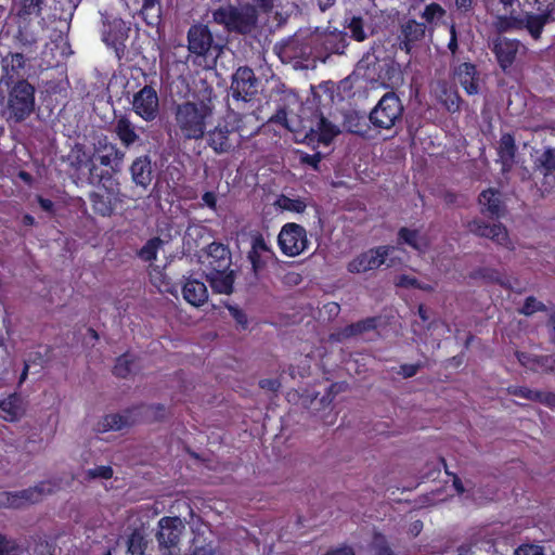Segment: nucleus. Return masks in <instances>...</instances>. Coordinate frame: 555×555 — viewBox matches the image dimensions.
I'll return each mask as SVG.
<instances>
[{"label": "nucleus", "instance_id": "obj_1", "mask_svg": "<svg viewBox=\"0 0 555 555\" xmlns=\"http://www.w3.org/2000/svg\"><path fill=\"white\" fill-rule=\"evenodd\" d=\"M90 183L98 184V191L90 193L89 201L94 214L111 217L117 205L122 202L118 181L109 170L98 166L90 168Z\"/></svg>", "mask_w": 555, "mask_h": 555}, {"label": "nucleus", "instance_id": "obj_2", "mask_svg": "<svg viewBox=\"0 0 555 555\" xmlns=\"http://www.w3.org/2000/svg\"><path fill=\"white\" fill-rule=\"evenodd\" d=\"M318 118L317 127L314 124L310 127L304 139H335L340 133H350L360 137V139H371L366 135L370 130L369 116L360 114L359 112L351 111L344 115L341 126L325 118L322 113L314 114Z\"/></svg>", "mask_w": 555, "mask_h": 555}, {"label": "nucleus", "instance_id": "obj_3", "mask_svg": "<svg viewBox=\"0 0 555 555\" xmlns=\"http://www.w3.org/2000/svg\"><path fill=\"white\" fill-rule=\"evenodd\" d=\"M36 89L29 81L0 86V104L9 121L21 122L35 109Z\"/></svg>", "mask_w": 555, "mask_h": 555}, {"label": "nucleus", "instance_id": "obj_4", "mask_svg": "<svg viewBox=\"0 0 555 555\" xmlns=\"http://www.w3.org/2000/svg\"><path fill=\"white\" fill-rule=\"evenodd\" d=\"M188 51L193 64L211 68L216 65L222 47L214 39L208 25L195 23L190 26L186 34Z\"/></svg>", "mask_w": 555, "mask_h": 555}, {"label": "nucleus", "instance_id": "obj_5", "mask_svg": "<svg viewBox=\"0 0 555 555\" xmlns=\"http://www.w3.org/2000/svg\"><path fill=\"white\" fill-rule=\"evenodd\" d=\"M212 115V108L205 102H184L177 105L175 121L183 139H203Z\"/></svg>", "mask_w": 555, "mask_h": 555}, {"label": "nucleus", "instance_id": "obj_6", "mask_svg": "<svg viewBox=\"0 0 555 555\" xmlns=\"http://www.w3.org/2000/svg\"><path fill=\"white\" fill-rule=\"evenodd\" d=\"M212 20L230 34L250 35L258 28L259 14L250 3L229 4L212 11Z\"/></svg>", "mask_w": 555, "mask_h": 555}, {"label": "nucleus", "instance_id": "obj_7", "mask_svg": "<svg viewBox=\"0 0 555 555\" xmlns=\"http://www.w3.org/2000/svg\"><path fill=\"white\" fill-rule=\"evenodd\" d=\"M348 44L347 34L338 30L317 33L309 39L311 56L323 63L333 54H344Z\"/></svg>", "mask_w": 555, "mask_h": 555}, {"label": "nucleus", "instance_id": "obj_8", "mask_svg": "<svg viewBox=\"0 0 555 555\" xmlns=\"http://www.w3.org/2000/svg\"><path fill=\"white\" fill-rule=\"evenodd\" d=\"M403 106L395 92H387L369 115L370 122L379 129H390L402 117Z\"/></svg>", "mask_w": 555, "mask_h": 555}, {"label": "nucleus", "instance_id": "obj_9", "mask_svg": "<svg viewBox=\"0 0 555 555\" xmlns=\"http://www.w3.org/2000/svg\"><path fill=\"white\" fill-rule=\"evenodd\" d=\"M129 33L130 26L122 18L113 15L103 17L102 40L107 47L114 49L118 60L125 56Z\"/></svg>", "mask_w": 555, "mask_h": 555}, {"label": "nucleus", "instance_id": "obj_10", "mask_svg": "<svg viewBox=\"0 0 555 555\" xmlns=\"http://www.w3.org/2000/svg\"><path fill=\"white\" fill-rule=\"evenodd\" d=\"M278 244L285 256H298L308 248L307 231L298 223H285L279 233Z\"/></svg>", "mask_w": 555, "mask_h": 555}, {"label": "nucleus", "instance_id": "obj_11", "mask_svg": "<svg viewBox=\"0 0 555 555\" xmlns=\"http://www.w3.org/2000/svg\"><path fill=\"white\" fill-rule=\"evenodd\" d=\"M182 520L177 516H164L158 520V530L155 534L160 551L173 554L179 547L181 534L184 530Z\"/></svg>", "mask_w": 555, "mask_h": 555}, {"label": "nucleus", "instance_id": "obj_12", "mask_svg": "<svg viewBox=\"0 0 555 555\" xmlns=\"http://www.w3.org/2000/svg\"><path fill=\"white\" fill-rule=\"evenodd\" d=\"M231 94L235 101L249 102L258 92V79L248 66L238 67L232 75Z\"/></svg>", "mask_w": 555, "mask_h": 555}, {"label": "nucleus", "instance_id": "obj_13", "mask_svg": "<svg viewBox=\"0 0 555 555\" xmlns=\"http://www.w3.org/2000/svg\"><path fill=\"white\" fill-rule=\"evenodd\" d=\"M393 247L389 245H382L370 248L358 255L347 264V270L350 273H364L370 270L378 269L386 262V259L392 253Z\"/></svg>", "mask_w": 555, "mask_h": 555}, {"label": "nucleus", "instance_id": "obj_14", "mask_svg": "<svg viewBox=\"0 0 555 555\" xmlns=\"http://www.w3.org/2000/svg\"><path fill=\"white\" fill-rule=\"evenodd\" d=\"M132 109L145 121H153L159 115L158 93L152 86H144L133 94Z\"/></svg>", "mask_w": 555, "mask_h": 555}, {"label": "nucleus", "instance_id": "obj_15", "mask_svg": "<svg viewBox=\"0 0 555 555\" xmlns=\"http://www.w3.org/2000/svg\"><path fill=\"white\" fill-rule=\"evenodd\" d=\"M522 48L524 46L520 40L502 36L493 38L491 42V51L494 54L500 68L504 73H509L517 59L519 50Z\"/></svg>", "mask_w": 555, "mask_h": 555}, {"label": "nucleus", "instance_id": "obj_16", "mask_svg": "<svg viewBox=\"0 0 555 555\" xmlns=\"http://www.w3.org/2000/svg\"><path fill=\"white\" fill-rule=\"evenodd\" d=\"M231 264L232 256L227 245L218 242L208 245L203 261L204 274L223 273L230 269Z\"/></svg>", "mask_w": 555, "mask_h": 555}, {"label": "nucleus", "instance_id": "obj_17", "mask_svg": "<svg viewBox=\"0 0 555 555\" xmlns=\"http://www.w3.org/2000/svg\"><path fill=\"white\" fill-rule=\"evenodd\" d=\"M26 57L20 52H9L1 56L0 86L17 83V81H28L24 78Z\"/></svg>", "mask_w": 555, "mask_h": 555}, {"label": "nucleus", "instance_id": "obj_18", "mask_svg": "<svg viewBox=\"0 0 555 555\" xmlns=\"http://www.w3.org/2000/svg\"><path fill=\"white\" fill-rule=\"evenodd\" d=\"M56 490V482L52 480H42L34 487H29L21 491H14V503H16V508H21L29 504H36L41 502L44 496L53 494Z\"/></svg>", "mask_w": 555, "mask_h": 555}, {"label": "nucleus", "instance_id": "obj_19", "mask_svg": "<svg viewBox=\"0 0 555 555\" xmlns=\"http://www.w3.org/2000/svg\"><path fill=\"white\" fill-rule=\"evenodd\" d=\"M469 230L477 236L487 237L506 248H513L507 229L501 222L488 224L482 220H474L469 223Z\"/></svg>", "mask_w": 555, "mask_h": 555}, {"label": "nucleus", "instance_id": "obj_20", "mask_svg": "<svg viewBox=\"0 0 555 555\" xmlns=\"http://www.w3.org/2000/svg\"><path fill=\"white\" fill-rule=\"evenodd\" d=\"M243 119L244 116L241 114L229 111L222 121L215 127L214 133L218 132L220 139H228V135L234 132L238 134V139H250L256 132L254 130L246 132Z\"/></svg>", "mask_w": 555, "mask_h": 555}, {"label": "nucleus", "instance_id": "obj_21", "mask_svg": "<svg viewBox=\"0 0 555 555\" xmlns=\"http://www.w3.org/2000/svg\"><path fill=\"white\" fill-rule=\"evenodd\" d=\"M379 317H369L358 322L348 324L338 328L331 335L333 340L344 341L352 337L360 336L364 333L375 331L379 324Z\"/></svg>", "mask_w": 555, "mask_h": 555}, {"label": "nucleus", "instance_id": "obj_22", "mask_svg": "<svg viewBox=\"0 0 555 555\" xmlns=\"http://www.w3.org/2000/svg\"><path fill=\"white\" fill-rule=\"evenodd\" d=\"M96 143L93 144V164L96 165L99 163L111 169L117 167L124 157V153L109 141H96Z\"/></svg>", "mask_w": 555, "mask_h": 555}, {"label": "nucleus", "instance_id": "obj_23", "mask_svg": "<svg viewBox=\"0 0 555 555\" xmlns=\"http://www.w3.org/2000/svg\"><path fill=\"white\" fill-rule=\"evenodd\" d=\"M554 20L555 15L548 12H525L520 14V30L526 29L534 40H538L545 25Z\"/></svg>", "mask_w": 555, "mask_h": 555}, {"label": "nucleus", "instance_id": "obj_24", "mask_svg": "<svg viewBox=\"0 0 555 555\" xmlns=\"http://www.w3.org/2000/svg\"><path fill=\"white\" fill-rule=\"evenodd\" d=\"M258 130L262 135L272 134L280 139L289 132H294V129L288 122L287 111L285 107L279 108L273 116L258 128Z\"/></svg>", "mask_w": 555, "mask_h": 555}, {"label": "nucleus", "instance_id": "obj_25", "mask_svg": "<svg viewBox=\"0 0 555 555\" xmlns=\"http://www.w3.org/2000/svg\"><path fill=\"white\" fill-rule=\"evenodd\" d=\"M454 76L467 94L474 95L479 92V73L475 64L461 63L455 67Z\"/></svg>", "mask_w": 555, "mask_h": 555}, {"label": "nucleus", "instance_id": "obj_26", "mask_svg": "<svg viewBox=\"0 0 555 555\" xmlns=\"http://www.w3.org/2000/svg\"><path fill=\"white\" fill-rule=\"evenodd\" d=\"M478 202L481 205V212L490 218L499 219L505 214V204L501 198V193L496 190L481 191Z\"/></svg>", "mask_w": 555, "mask_h": 555}, {"label": "nucleus", "instance_id": "obj_27", "mask_svg": "<svg viewBox=\"0 0 555 555\" xmlns=\"http://www.w3.org/2000/svg\"><path fill=\"white\" fill-rule=\"evenodd\" d=\"M426 26L424 23H420L413 18L408 20L401 25V33L399 38L400 50L410 53L413 49V44L422 40L425 36Z\"/></svg>", "mask_w": 555, "mask_h": 555}, {"label": "nucleus", "instance_id": "obj_28", "mask_svg": "<svg viewBox=\"0 0 555 555\" xmlns=\"http://www.w3.org/2000/svg\"><path fill=\"white\" fill-rule=\"evenodd\" d=\"M182 295L184 300L194 307H201L208 300V291L205 283L191 276L185 279Z\"/></svg>", "mask_w": 555, "mask_h": 555}, {"label": "nucleus", "instance_id": "obj_29", "mask_svg": "<svg viewBox=\"0 0 555 555\" xmlns=\"http://www.w3.org/2000/svg\"><path fill=\"white\" fill-rule=\"evenodd\" d=\"M133 182L146 189L153 179L151 160L147 156L138 157L130 167Z\"/></svg>", "mask_w": 555, "mask_h": 555}, {"label": "nucleus", "instance_id": "obj_30", "mask_svg": "<svg viewBox=\"0 0 555 555\" xmlns=\"http://www.w3.org/2000/svg\"><path fill=\"white\" fill-rule=\"evenodd\" d=\"M397 243L399 245H408L416 251L424 253L428 248L426 236L421 235L416 229L402 227L397 234Z\"/></svg>", "mask_w": 555, "mask_h": 555}, {"label": "nucleus", "instance_id": "obj_31", "mask_svg": "<svg viewBox=\"0 0 555 555\" xmlns=\"http://www.w3.org/2000/svg\"><path fill=\"white\" fill-rule=\"evenodd\" d=\"M139 408L140 406H132L126 409L122 413L105 415L101 422L103 431L120 430L125 427L131 426L134 423V420H131V415Z\"/></svg>", "mask_w": 555, "mask_h": 555}, {"label": "nucleus", "instance_id": "obj_32", "mask_svg": "<svg viewBox=\"0 0 555 555\" xmlns=\"http://www.w3.org/2000/svg\"><path fill=\"white\" fill-rule=\"evenodd\" d=\"M66 160L72 167L78 170L88 168L90 171V168L95 166L93 164V153L90 154V152L86 150L85 145L78 141H75V145L70 147V151L66 156Z\"/></svg>", "mask_w": 555, "mask_h": 555}, {"label": "nucleus", "instance_id": "obj_33", "mask_svg": "<svg viewBox=\"0 0 555 555\" xmlns=\"http://www.w3.org/2000/svg\"><path fill=\"white\" fill-rule=\"evenodd\" d=\"M507 391L515 397L528 399L530 401L541 402L547 405H553L555 403V393L552 392L532 390L524 386H509Z\"/></svg>", "mask_w": 555, "mask_h": 555}, {"label": "nucleus", "instance_id": "obj_34", "mask_svg": "<svg viewBox=\"0 0 555 555\" xmlns=\"http://www.w3.org/2000/svg\"><path fill=\"white\" fill-rule=\"evenodd\" d=\"M205 276L215 293L230 295L233 292V270L229 269L223 273L205 274Z\"/></svg>", "mask_w": 555, "mask_h": 555}, {"label": "nucleus", "instance_id": "obj_35", "mask_svg": "<svg viewBox=\"0 0 555 555\" xmlns=\"http://www.w3.org/2000/svg\"><path fill=\"white\" fill-rule=\"evenodd\" d=\"M208 229L201 223H190L183 235V244L189 249L198 248L201 241L207 235Z\"/></svg>", "mask_w": 555, "mask_h": 555}, {"label": "nucleus", "instance_id": "obj_36", "mask_svg": "<svg viewBox=\"0 0 555 555\" xmlns=\"http://www.w3.org/2000/svg\"><path fill=\"white\" fill-rule=\"evenodd\" d=\"M46 0H20L16 15L24 21L31 16L39 17L42 14Z\"/></svg>", "mask_w": 555, "mask_h": 555}, {"label": "nucleus", "instance_id": "obj_37", "mask_svg": "<svg viewBox=\"0 0 555 555\" xmlns=\"http://www.w3.org/2000/svg\"><path fill=\"white\" fill-rule=\"evenodd\" d=\"M20 415V399L14 395H10L4 399H0V417L8 422H14Z\"/></svg>", "mask_w": 555, "mask_h": 555}, {"label": "nucleus", "instance_id": "obj_38", "mask_svg": "<svg viewBox=\"0 0 555 555\" xmlns=\"http://www.w3.org/2000/svg\"><path fill=\"white\" fill-rule=\"evenodd\" d=\"M516 141H499L498 155L500 162L502 163V170L507 171L512 168L514 164V158L516 154Z\"/></svg>", "mask_w": 555, "mask_h": 555}, {"label": "nucleus", "instance_id": "obj_39", "mask_svg": "<svg viewBox=\"0 0 555 555\" xmlns=\"http://www.w3.org/2000/svg\"><path fill=\"white\" fill-rule=\"evenodd\" d=\"M147 550V540L144 534L134 529L127 539V555H145Z\"/></svg>", "mask_w": 555, "mask_h": 555}, {"label": "nucleus", "instance_id": "obj_40", "mask_svg": "<svg viewBox=\"0 0 555 555\" xmlns=\"http://www.w3.org/2000/svg\"><path fill=\"white\" fill-rule=\"evenodd\" d=\"M134 360L135 357L133 354L129 352L122 353L116 359L113 374L119 378H127L133 370Z\"/></svg>", "mask_w": 555, "mask_h": 555}, {"label": "nucleus", "instance_id": "obj_41", "mask_svg": "<svg viewBox=\"0 0 555 555\" xmlns=\"http://www.w3.org/2000/svg\"><path fill=\"white\" fill-rule=\"evenodd\" d=\"M494 25L499 33L520 30V14H515V11H512L509 15H499Z\"/></svg>", "mask_w": 555, "mask_h": 555}, {"label": "nucleus", "instance_id": "obj_42", "mask_svg": "<svg viewBox=\"0 0 555 555\" xmlns=\"http://www.w3.org/2000/svg\"><path fill=\"white\" fill-rule=\"evenodd\" d=\"M276 206L282 210L301 214L307 208V203L302 198H292L284 194L280 195L275 202Z\"/></svg>", "mask_w": 555, "mask_h": 555}, {"label": "nucleus", "instance_id": "obj_43", "mask_svg": "<svg viewBox=\"0 0 555 555\" xmlns=\"http://www.w3.org/2000/svg\"><path fill=\"white\" fill-rule=\"evenodd\" d=\"M118 139H140L135 133V128L130 119L122 115L120 116L115 124L114 128Z\"/></svg>", "mask_w": 555, "mask_h": 555}, {"label": "nucleus", "instance_id": "obj_44", "mask_svg": "<svg viewBox=\"0 0 555 555\" xmlns=\"http://www.w3.org/2000/svg\"><path fill=\"white\" fill-rule=\"evenodd\" d=\"M440 101L450 113L459 112L462 99L457 91L444 88L440 94Z\"/></svg>", "mask_w": 555, "mask_h": 555}, {"label": "nucleus", "instance_id": "obj_45", "mask_svg": "<svg viewBox=\"0 0 555 555\" xmlns=\"http://www.w3.org/2000/svg\"><path fill=\"white\" fill-rule=\"evenodd\" d=\"M371 547L373 555H396L386 537L379 532L374 533Z\"/></svg>", "mask_w": 555, "mask_h": 555}, {"label": "nucleus", "instance_id": "obj_46", "mask_svg": "<svg viewBox=\"0 0 555 555\" xmlns=\"http://www.w3.org/2000/svg\"><path fill=\"white\" fill-rule=\"evenodd\" d=\"M14 39L23 50L27 51H31L37 43L36 35L22 27L17 29Z\"/></svg>", "mask_w": 555, "mask_h": 555}, {"label": "nucleus", "instance_id": "obj_47", "mask_svg": "<svg viewBox=\"0 0 555 555\" xmlns=\"http://www.w3.org/2000/svg\"><path fill=\"white\" fill-rule=\"evenodd\" d=\"M546 309V306L542 301L533 296H529L525 299L522 307L518 311L520 314L529 317L535 312H544Z\"/></svg>", "mask_w": 555, "mask_h": 555}, {"label": "nucleus", "instance_id": "obj_48", "mask_svg": "<svg viewBox=\"0 0 555 555\" xmlns=\"http://www.w3.org/2000/svg\"><path fill=\"white\" fill-rule=\"evenodd\" d=\"M476 274L491 283L499 284L501 286H507V283L501 272L493 268H480L476 271Z\"/></svg>", "mask_w": 555, "mask_h": 555}, {"label": "nucleus", "instance_id": "obj_49", "mask_svg": "<svg viewBox=\"0 0 555 555\" xmlns=\"http://www.w3.org/2000/svg\"><path fill=\"white\" fill-rule=\"evenodd\" d=\"M348 29L350 30L351 37L356 41H364L366 39V34L364 31V21L361 16H352L349 24Z\"/></svg>", "mask_w": 555, "mask_h": 555}, {"label": "nucleus", "instance_id": "obj_50", "mask_svg": "<svg viewBox=\"0 0 555 555\" xmlns=\"http://www.w3.org/2000/svg\"><path fill=\"white\" fill-rule=\"evenodd\" d=\"M159 238H152L140 249L139 257L144 261H153L157 258Z\"/></svg>", "mask_w": 555, "mask_h": 555}, {"label": "nucleus", "instance_id": "obj_51", "mask_svg": "<svg viewBox=\"0 0 555 555\" xmlns=\"http://www.w3.org/2000/svg\"><path fill=\"white\" fill-rule=\"evenodd\" d=\"M0 555H22V550L15 540L0 533Z\"/></svg>", "mask_w": 555, "mask_h": 555}, {"label": "nucleus", "instance_id": "obj_52", "mask_svg": "<svg viewBox=\"0 0 555 555\" xmlns=\"http://www.w3.org/2000/svg\"><path fill=\"white\" fill-rule=\"evenodd\" d=\"M113 468L108 465H101L94 468L88 469L87 477L89 479L102 478L111 479L113 477Z\"/></svg>", "mask_w": 555, "mask_h": 555}, {"label": "nucleus", "instance_id": "obj_53", "mask_svg": "<svg viewBox=\"0 0 555 555\" xmlns=\"http://www.w3.org/2000/svg\"><path fill=\"white\" fill-rule=\"evenodd\" d=\"M299 154V160L302 165H308L312 169H319V163L322 159V154L320 152H314L313 154H308L305 152L297 151Z\"/></svg>", "mask_w": 555, "mask_h": 555}, {"label": "nucleus", "instance_id": "obj_54", "mask_svg": "<svg viewBox=\"0 0 555 555\" xmlns=\"http://www.w3.org/2000/svg\"><path fill=\"white\" fill-rule=\"evenodd\" d=\"M537 12H548L555 15V0H527Z\"/></svg>", "mask_w": 555, "mask_h": 555}, {"label": "nucleus", "instance_id": "obj_55", "mask_svg": "<svg viewBox=\"0 0 555 555\" xmlns=\"http://www.w3.org/2000/svg\"><path fill=\"white\" fill-rule=\"evenodd\" d=\"M443 13H444V10L442 9V7L439 3L433 2L425 7L424 12H423V17L427 22H433V20L437 15H442Z\"/></svg>", "mask_w": 555, "mask_h": 555}, {"label": "nucleus", "instance_id": "obj_56", "mask_svg": "<svg viewBox=\"0 0 555 555\" xmlns=\"http://www.w3.org/2000/svg\"><path fill=\"white\" fill-rule=\"evenodd\" d=\"M439 462L443 466L446 474L449 475V476H452V483H453V487H454L455 491L459 494H463L465 492V488H464V485H463L461 478L456 474L451 473L448 469L447 461H446L444 457H440Z\"/></svg>", "mask_w": 555, "mask_h": 555}, {"label": "nucleus", "instance_id": "obj_57", "mask_svg": "<svg viewBox=\"0 0 555 555\" xmlns=\"http://www.w3.org/2000/svg\"><path fill=\"white\" fill-rule=\"evenodd\" d=\"M396 285L404 288H416L421 287V282L414 276L401 274L397 278Z\"/></svg>", "mask_w": 555, "mask_h": 555}, {"label": "nucleus", "instance_id": "obj_58", "mask_svg": "<svg viewBox=\"0 0 555 555\" xmlns=\"http://www.w3.org/2000/svg\"><path fill=\"white\" fill-rule=\"evenodd\" d=\"M535 362L539 366L543 367L545 371L555 374V353L539 356L535 359Z\"/></svg>", "mask_w": 555, "mask_h": 555}, {"label": "nucleus", "instance_id": "obj_59", "mask_svg": "<svg viewBox=\"0 0 555 555\" xmlns=\"http://www.w3.org/2000/svg\"><path fill=\"white\" fill-rule=\"evenodd\" d=\"M535 362L539 366L543 367L545 371L555 374V353L539 356L535 359Z\"/></svg>", "mask_w": 555, "mask_h": 555}, {"label": "nucleus", "instance_id": "obj_60", "mask_svg": "<svg viewBox=\"0 0 555 555\" xmlns=\"http://www.w3.org/2000/svg\"><path fill=\"white\" fill-rule=\"evenodd\" d=\"M450 40L448 42V49L451 52L452 56H456L459 51V40H457V30L455 24H451L450 26Z\"/></svg>", "mask_w": 555, "mask_h": 555}, {"label": "nucleus", "instance_id": "obj_61", "mask_svg": "<svg viewBox=\"0 0 555 555\" xmlns=\"http://www.w3.org/2000/svg\"><path fill=\"white\" fill-rule=\"evenodd\" d=\"M515 555H545L541 546L521 545L516 548Z\"/></svg>", "mask_w": 555, "mask_h": 555}, {"label": "nucleus", "instance_id": "obj_62", "mask_svg": "<svg viewBox=\"0 0 555 555\" xmlns=\"http://www.w3.org/2000/svg\"><path fill=\"white\" fill-rule=\"evenodd\" d=\"M251 249L256 250L257 253L266 251V253L273 255L272 249L267 244L266 240L263 238V236L261 234H259L258 236H256L253 240Z\"/></svg>", "mask_w": 555, "mask_h": 555}, {"label": "nucleus", "instance_id": "obj_63", "mask_svg": "<svg viewBox=\"0 0 555 555\" xmlns=\"http://www.w3.org/2000/svg\"><path fill=\"white\" fill-rule=\"evenodd\" d=\"M229 310L231 312V315L235 320V322L238 325H241L242 328H246L247 324H248V320H247L246 313L243 310H241V309H238L236 307H230Z\"/></svg>", "mask_w": 555, "mask_h": 555}, {"label": "nucleus", "instance_id": "obj_64", "mask_svg": "<svg viewBox=\"0 0 555 555\" xmlns=\"http://www.w3.org/2000/svg\"><path fill=\"white\" fill-rule=\"evenodd\" d=\"M323 555H356V553L352 546L343 544L328 548Z\"/></svg>", "mask_w": 555, "mask_h": 555}]
</instances>
